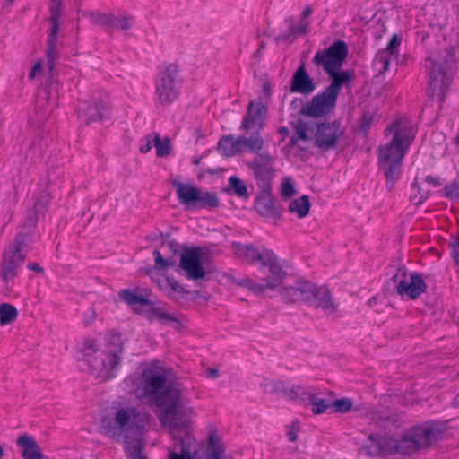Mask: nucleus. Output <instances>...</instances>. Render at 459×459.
<instances>
[{"label":"nucleus","mask_w":459,"mask_h":459,"mask_svg":"<svg viewBox=\"0 0 459 459\" xmlns=\"http://www.w3.org/2000/svg\"><path fill=\"white\" fill-rule=\"evenodd\" d=\"M279 134L282 136H287L289 134V129L285 126L280 127Z\"/></svg>","instance_id":"63"},{"label":"nucleus","mask_w":459,"mask_h":459,"mask_svg":"<svg viewBox=\"0 0 459 459\" xmlns=\"http://www.w3.org/2000/svg\"><path fill=\"white\" fill-rule=\"evenodd\" d=\"M310 394L311 390L309 387L299 385H291L289 400L306 402Z\"/></svg>","instance_id":"37"},{"label":"nucleus","mask_w":459,"mask_h":459,"mask_svg":"<svg viewBox=\"0 0 459 459\" xmlns=\"http://www.w3.org/2000/svg\"><path fill=\"white\" fill-rule=\"evenodd\" d=\"M17 445L22 448V455L24 459H46L36 440L28 436L22 435L17 440Z\"/></svg>","instance_id":"26"},{"label":"nucleus","mask_w":459,"mask_h":459,"mask_svg":"<svg viewBox=\"0 0 459 459\" xmlns=\"http://www.w3.org/2000/svg\"><path fill=\"white\" fill-rule=\"evenodd\" d=\"M391 281L395 285L400 296H407L411 299L419 298L427 289L420 274L417 273L408 274L404 268H399L397 273L392 276Z\"/></svg>","instance_id":"11"},{"label":"nucleus","mask_w":459,"mask_h":459,"mask_svg":"<svg viewBox=\"0 0 459 459\" xmlns=\"http://www.w3.org/2000/svg\"><path fill=\"white\" fill-rule=\"evenodd\" d=\"M51 196L50 194L44 190L42 191L37 197L33 204V208L30 211L34 214L38 215H43L46 212L48 205L50 202Z\"/></svg>","instance_id":"35"},{"label":"nucleus","mask_w":459,"mask_h":459,"mask_svg":"<svg viewBox=\"0 0 459 459\" xmlns=\"http://www.w3.org/2000/svg\"><path fill=\"white\" fill-rule=\"evenodd\" d=\"M28 269L29 270H31V271H35L39 273H41L44 272V269L43 267H41L39 264L37 263H29L28 265H27Z\"/></svg>","instance_id":"58"},{"label":"nucleus","mask_w":459,"mask_h":459,"mask_svg":"<svg viewBox=\"0 0 459 459\" xmlns=\"http://www.w3.org/2000/svg\"><path fill=\"white\" fill-rule=\"evenodd\" d=\"M313 128L306 122L299 120L294 126V133L291 135L288 147H299L300 150H307V143L312 140L310 134Z\"/></svg>","instance_id":"23"},{"label":"nucleus","mask_w":459,"mask_h":459,"mask_svg":"<svg viewBox=\"0 0 459 459\" xmlns=\"http://www.w3.org/2000/svg\"><path fill=\"white\" fill-rule=\"evenodd\" d=\"M39 216L30 211L24 219L21 231L16 234L9 250L4 253L1 271V278L4 282L7 283L17 275L18 269L30 252Z\"/></svg>","instance_id":"5"},{"label":"nucleus","mask_w":459,"mask_h":459,"mask_svg":"<svg viewBox=\"0 0 459 459\" xmlns=\"http://www.w3.org/2000/svg\"><path fill=\"white\" fill-rule=\"evenodd\" d=\"M285 22L289 23L290 35L278 36L276 38V41L287 40L290 37H293V39H295L298 36L305 35L307 32V29L310 24V22L307 20H304V21H300L299 25H294L293 19L291 17L286 19Z\"/></svg>","instance_id":"30"},{"label":"nucleus","mask_w":459,"mask_h":459,"mask_svg":"<svg viewBox=\"0 0 459 459\" xmlns=\"http://www.w3.org/2000/svg\"><path fill=\"white\" fill-rule=\"evenodd\" d=\"M290 385L282 380L277 381V393L281 394L283 397L289 399L290 397Z\"/></svg>","instance_id":"52"},{"label":"nucleus","mask_w":459,"mask_h":459,"mask_svg":"<svg viewBox=\"0 0 459 459\" xmlns=\"http://www.w3.org/2000/svg\"><path fill=\"white\" fill-rule=\"evenodd\" d=\"M18 316L16 307L9 303L0 305V324L6 325L13 323Z\"/></svg>","instance_id":"33"},{"label":"nucleus","mask_w":459,"mask_h":459,"mask_svg":"<svg viewBox=\"0 0 459 459\" xmlns=\"http://www.w3.org/2000/svg\"><path fill=\"white\" fill-rule=\"evenodd\" d=\"M119 297L134 310L151 304V301L148 299L138 295L135 290H122L119 292Z\"/></svg>","instance_id":"29"},{"label":"nucleus","mask_w":459,"mask_h":459,"mask_svg":"<svg viewBox=\"0 0 459 459\" xmlns=\"http://www.w3.org/2000/svg\"><path fill=\"white\" fill-rule=\"evenodd\" d=\"M108 111V101L100 100L91 103L84 101L79 107L78 116L82 122L89 124L104 118Z\"/></svg>","instance_id":"19"},{"label":"nucleus","mask_w":459,"mask_h":459,"mask_svg":"<svg viewBox=\"0 0 459 459\" xmlns=\"http://www.w3.org/2000/svg\"><path fill=\"white\" fill-rule=\"evenodd\" d=\"M352 407V402L349 398L337 399L331 403V408L334 412H348Z\"/></svg>","instance_id":"44"},{"label":"nucleus","mask_w":459,"mask_h":459,"mask_svg":"<svg viewBox=\"0 0 459 459\" xmlns=\"http://www.w3.org/2000/svg\"><path fill=\"white\" fill-rule=\"evenodd\" d=\"M312 283L299 281L295 286L284 288L281 290L283 299L289 303L306 302L311 299Z\"/></svg>","instance_id":"20"},{"label":"nucleus","mask_w":459,"mask_h":459,"mask_svg":"<svg viewBox=\"0 0 459 459\" xmlns=\"http://www.w3.org/2000/svg\"><path fill=\"white\" fill-rule=\"evenodd\" d=\"M452 247L454 259L457 264H459V235L457 239L452 244Z\"/></svg>","instance_id":"57"},{"label":"nucleus","mask_w":459,"mask_h":459,"mask_svg":"<svg viewBox=\"0 0 459 459\" xmlns=\"http://www.w3.org/2000/svg\"><path fill=\"white\" fill-rule=\"evenodd\" d=\"M91 22L103 28H109L111 13H101L100 11H93L86 14Z\"/></svg>","instance_id":"38"},{"label":"nucleus","mask_w":459,"mask_h":459,"mask_svg":"<svg viewBox=\"0 0 459 459\" xmlns=\"http://www.w3.org/2000/svg\"><path fill=\"white\" fill-rule=\"evenodd\" d=\"M202 249L198 247H193L185 249L180 255L178 272H184L185 276L189 280H200L204 278L206 273L203 266Z\"/></svg>","instance_id":"14"},{"label":"nucleus","mask_w":459,"mask_h":459,"mask_svg":"<svg viewBox=\"0 0 459 459\" xmlns=\"http://www.w3.org/2000/svg\"><path fill=\"white\" fill-rule=\"evenodd\" d=\"M401 44V39L399 37L394 34L393 35L392 39L389 40L387 46L385 48H383L382 50L386 51L387 54L394 56V57L398 54V48Z\"/></svg>","instance_id":"47"},{"label":"nucleus","mask_w":459,"mask_h":459,"mask_svg":"<svg viewBox=\"0 0 459 459\" xmlns=\"http://www.w3.org/2000/svg\"><path fill=\"white\" fill-rule=\"evenodd\" d=\"M135 21L134 15L123 13L119 16L111 13L109 29L127 30H130Z\"/></svg>","instance_id":"32"},{"label":"nucleus","mask_w":459,"mask_h":459,"mask_svg":"<svg viewBox=\"0 0 459 459\" xmlns=\"http://www.w3.org/2000/svg\"><path fill=\"white\" fill-rule=\"evenodd\" d=\"M273 162L272 155L267 151H264L247 163L260 190H271L272 179L274 176Z\"/></svg>","instance_id":"13"},{"label":"nucleus","mask_w":459,"mask_h":459,"mask_svg":"<svg viewBox=\"0 0 459 459\" xmlns=\"http://www.w3.org/2000/svg\"><path fill=\"white\" fill-rule=\"evenodd\" d=\"M348 56V47L342 40L333 42L329 48L318 50L313 57V63L331 77L332 82L326 87L337 97L342 86L355 79V74L351 70L341 68Z\"/></svg>","instance_id":"4"},{"label":"nucleus","mask_w":459,"mask_h":459,"mask_svg":"<svg viewBox=\"0 0 459 459\" xmlns=\"http://www.w3.org/2000/svg\"><path fill=\"white\" fill-rule=\"evenodd\" d=\"M235 283L240 287L247 288V290H252L255 293H262L265 291L264 289V283H257L247 276L236 279Z\"/></svg>","instance_id":"42"},{"label":"nucleus","mask_w":459,"mask_h":459,"mask_svg":"<svg viewBox=\"0 0 459 459\" xmlns=\"http://www.w3.org/2000/svg\"><path fill=\"white\" fill-rule=\"evenodd\" d=\"M250 136L239 135L238 136V143L239 153L245 152H254L256 155L261 153L260 152L263 150L264 145V141L260 135V131L253 130L251 131Z\"/></svg>","instance_id":"25"},{"label":"nucleus","mask_w":459,"mask_h":459,"mask_svg":"<svg viewBox=\"0 0 459 459\" xmlns=\"http://www.w3.org/2000/svg\"><path fill=\"white\" fill-rule=\"evenodd\" d=\"M337 96L328 89L315 95L309 102L302 108V113L308 117H319L331 114L336 105Z\"/></svg>","instance_id":"15"},{"label":"nucleus","mask_w":459,"mask_h":459,"mask_svg":"<svg viewBox=\"0 0 459 459\" xmlns=\"http://www.w3.org/2000/svg\"><path fill=\"white\" fill-rule=\"evenodd\" d=\"M126 383L134 387L138 398L147 399L160 410L159 420L174 441L167 459H234L214 436L209 437L205 455L199 454L200 445L188 429L189 419L195 411L188 405L187 388L169 368L152 363L140 374L129 376Z\"/></svg>","instance_id":"1"},{"label":"nucleus","mask_w":459,"mask_h":459,"mask_svg":"<svg viewBox=\"0 0 459 459\" xmlns=\"http://www.w3.org/2000/svg\"><path fill=\"white\" fill-rule=\"evenodd\" d=\"M307 400L310 402L312 405V412L314 414L324 413L328 408H331V403H329L325 399L319 398L312 392L308 396Z\"/></svg>","instance_id":"39"},{"label":"nucleus","mask_w":459,"mask_h":459,"mask_svg":"<svg viewBox=\"0 0 459 459\" xmlns=\"http://www.w3.org/2000/svg\"><path fill=\"white\" fill-rule=\"evenodd\" d=\"M146 416L134 408H120L113 417H105L101 428L113 439L123 442L129 459H147L142 455L144 447Z\"/></svg>","instance_id":"2"},{"label":"nucleus","mask_w":459,"mask_h":459,"mask_svg":"<svg viewBox=\"0 0 459 459\" xmlns=\"http://www.w3.org/2000/svg\"><path fill=\"white\" fill-rule=\"evenodd\" d=\"M375 121H377V115L375 112L370 110L364 111L359 123L360 131L367 133L371 128Z\"/></svg>","instance_id":"43"},{"label":"nucleus","mask_w":459,"mask_h":459,"mask_svg":"<svg viewBox=\"0 0 459 459\" xmlns=\"http://www.w3.org/2000/svg\"><path fill=\"white\" fill-rule=\"evenodd\" d=\"M155 264L159 269H166L167 263L166 259L163 258L159 250H154L153 252Z\"/></svg>","instance_id":"54"},{"label":"nucleus","mask_w":459,"mask_h":459,"mask_svg":"<svg viewBox=\"0 0 459 459\" xmlns=\"http://www.w3.org/2000/svg\"><path fill=\"white\" fill-rule=\"evenodd\" d=\"M271 95V85L269 82H264L262 86V91L258 98L262 97V103L266 105V101Z\"/></svg>","instance_id":"55"},{"label":"nucleus","mask_w":459,"mask_h":459,"mask_svg":"<svg viewBox=\"0 0 459 459\" xmlns=\"http://www.w3.org/2000/svg\"><path fill=\"white\" fill-rule=\"evenodd\" d=\"M231 247L236 255L246 263L256 264L260 262L261 264L264 260L265 248L259 250L251 244L244 245L238 242H233Z\"/></svg>","instance_id":"24"},{"label":"nucleus","mask_w":459,"mask_h":459,"mask_svg":"<svg viewBox=\"0 0 459 459\" xmlns=\"http://www.w3.org/2000/svg\"><path fill=\"white\" fill-rule=\"evenodd\" d=\"M122 350L120 344H110L105 350L97 351L94 341L86 342L85 360L91 374L100 381L115 377L120 367Z\"/></svg>","instance_id":"6"},{"label":"nucleus","mask_w":459,"mask_h":459,"mask_svg":"<svg viewBox=\"0 0 459 459\" xmlns=\"http://www.w3.org/2000/svg\"><path fill=\"white\" fill-rule=\"evenodd\" d=\"M425 66L429 75V89L432 97L439 100L449 87L453 75V60L446 49L436 50L426 58Z\"/></svg>","instance_id":"8"},{"label":"nucleus","mask_w":459,"mask_h":459,"mask_svg":"<svg viewBox=\"0 0 459 459\" xmlns=\"http://www.w3.org/2000/svg\"><path fill=\"white\" fill-rule=\"evenodd\" d=\"M425 181H426V182H428V183H429V184H432V185H433V186H439V185H440V184H439V182H438V180H437V178H435L431 177V176H427V177L425 178Z\"/></svg>","instance_id":"61"},{"label":"nucleus","mask_w":459,"mask_h":459,"mask_svg":"<svg viewBox=\"0 0 459 459\" xmlns=\"http://www.w3.org/2000/svg\"><path fill=\"white\" fill-rule=\"evenodd\" d=\"M42 70V63L40 61L37 62L29 74L30 79L33 80L38 74H40Z\"/></svg>","instance_id":"56"},{"label":"nucleus","mask_w":459,"mask_h":459,"mask_svg":"<svg viewBox=\"0 0 459 459\" xmlns=\"http://www.w3.org/2000/svg\"><path fill=\"white\" fill-rule=\"evenodd\" d=\"M169 285L171 287V290L175 292H178V293L185 292L183 286L178 284L176 281L170 282Z\"/></svg>","instance_id":"59"},{"label":"nucleus","mask_w":459,"mask_h":459,"mask_svg":"<svg viewBox=\"0 0 459 459\" xmlns=\"http://www.w3.org/2000/svg\"><path fill=\"white\" fill-rule=\"evenodd\" d=\"M385 133L393 136L389 143L378 147V163L385 172L387 187L392 189L401 176L403 160L415 133L411 123L403 119L394 120L387 126Z\"/></svg>","instance_id":"3"},{"label":"nucleus","mask_w":459,"mask_h":459,"mask_svg":"<svg viewBox=\"0 0 459 459\" xmlns=\"http://www.w3.org/2000/svg\"><path fill=\"white\" fill-rule=\"evenodd\" d=\"M296 193L295 187L290 178H286L282 184L281 195L285 198H290Z\"/></svg>","instance_id":"50"},{"label":"nucleus","mask_w":459,"mask_h":459,"mask_svg":"<svg viewBox=\"0 0 459 459\" xmlns=\"http://www.w3.org/2000/svg\"><path fill=\"white\" fill-rule=\"evenodd\" d=\"M452 404L453 406L459 408V393L454 398Z\"/></svg>","instance_id":"64"},{"label":"nucleus","mask_w":459,"mask_h":459,"mask_svg":"<svg viewBox=\"0 0 459 459\" xmlns=\"http://www.w3.org/2000/svg\"><path fill=\"white\" fill-rule=\"evenodd\" d=\"M392 56H393L387 54L386 51L382 49L378 50L373 60V66L375 70L379 74H384L389 69V64Z\"/></svg>","instance_id":"34"},{"label":"nucleus","mask_w":459,"mask_h":459,"mask_svg":"<svg viewBox=\"0 0 459 459\" xmlns=\"http://www.w3.org/2000/svg\"><path fill=\"white\" fill-rule=\"evenodd\" d=\"M315 89L316 85L314 84L312 78L307 73L304 65H301L292 76L290 91L301 94H309L312 93Z\"/></svg>","instance_id":"22"},{"label":"nucleus","mask_w":459,"mask_h":459,"mask_svg":"<svg viewBox=\"0 0 459 459\" xmlns=\"http://www.w3.org/2000/svg\"><path fill=\"white\" fill-rule=\"evenodd\" d=\"M51 16L59 19L61 14V0H52L50 4Z\"/></svg>","instance_id":"53"},{"label":"nucleus","mask_w":459,"mask_h":459,"mask_svg":"<svg viewBox=\"0 0 459 459\" xmlns=\"http://www.w3.org/2000/svg\"><path fill=\"white\" fill-rule=\"evenodd\" d=\"M446 430L445 423L428 422L411 429L394 445V451L401 455H411L429 448L440 440Z\"/></svg>","instance_id":"7"},{"label":"nucleus","mask_w":459,"mask_h":459,"mask_svg":"<svg viewBox=\"0 0 459 459\" xmlns=\"http://www.w3.org/2000/svg\"><path fill=\"white\" fill-rule=\"evenodd\" d=\"M56 16H50L49 21L51 23L50 33L48 35V40L50 42L57 41V34L59 31V23Z\"/></svg>","instance_id":"49"},{"label":"nucleus","mask_w":459,"mask_h":459,"mask_svg":"<svg viewBox=\"0 0 459 459\" xmlns=\"http://www.w3.org/2000/svg\"><path fill=\"white\" fill-rule=\"evenodd\" d=\"M261 266L268 268V274L262 282L264 283V290L278 288L287 276V273L283 270L280 259L270 249H264V260L261 263Z\"/></svg>","instance_id":"16"},{"label":"nucleus","mask_w":459,"mask_h":459,"mask_svg":"<svg viewBox=\"0 0 459 459\" xmlns=\"http://www.w3.org/2000/svg\"><path fill=\"white\" fill-rule=\"evenodd\" d=\"M260 386L265 394L277 393V381L264 380L260 384Z\"/></svg>","instance_id":"51"},{"label":"nucleus","mask_w":459,"mask_h":459,"mask_svg":"<svg viewBox=\"0 0 459 459\" xmlns=\"http://www.w3.org/2000/svg\"><path fill=\"white\" fill-rule=\"evenodd\" d=\"M152 147H154V133L147 134L143 139L139 150L142 153H147Z\"/></svg>","instance_id":"48"},{"label":"nucleus","mask_w":459,"mask_h":459,"mask_svg":"<svg viewBox=\"0 0 459 459\" xmlns=\"http://www.w3.org/2000/svg\"><path fill=\"white\" fill-rule=\"evenodd\" d=\"M229 185L234 194L241 198H247L248 193L246 184L238 177L232 176L229 179Z\"/></svg>","instance_id":"41"},{"label":"nucleus","mask_w":459,"mask_h":459,"mask_svg":"<svg viewBox=\"0 0 459 459\" xmlns=\"http://www.w3.org/2000/svg\"><path fill=\"white\" fill-rule=\"evenodd\" d=\"M344 138L345 129L339 121L318 124L314 136L315 145L324 152L336 149Z\"/></svg>","instance_id":"12"},{"label":"nucleus","mask_w":459,"mask_h":459,"mask_svg":"<svg viewBox=\"0 0 459 459\" xmlns=\"http://www.w3.org/2000/svg\"><path fill=\"white\" fill-rule=\"evenodd\" d=\"M266 113L267 107L264 103H262V97L251 100L247 106V114L242 119L240 130L246 132L262 130L264 126Z\"/></svg>","instance_id":"17"},{"label":"nucleus","mask_w":459,"mask_h":459,"mask_svg":"<svg viewBox=\"0 0 459 459\" xmlns=\"http://www.w3.org/2000/svg\"><path fill=\"white\" fill-rule=\"evenodd\" d=\"M255 210L265 218L278 219L281 216L280 211L274 204L271 190H261L260 195L255 198Z\"/></svg>","instance_id":"21"},{"label":"nucleus","mask_w":459,"mask_h":459,"mask_svg":"<svg viewBox=\"0 0 459 459\" xmlns=\"http://www.w3.org/2000/svg\"><path fill=\"white\" fill-rule=\"evenodd\" d=\"M152 315L157 319L160 320L161 322H174V323H179L178 319L170 313H168L166 311L160 310L159 308L153 309Z\"/></svg>","instance_id":"46"},{"label":"nucleus","mask_w":459,"mask_h":459,"mask_svg":"<svg viewBox=\"0 0 459 459\" xmlns=\"http://www.w3.org/2000/svg\"><path fill=\"white\" fill-rule=\"evenodd\" d=\"M182 85L176 65L169 64L160 71L155 80V98L160 105H169L179 96Z\"/></svg>","instance_id":"10"},{"label":"nucleus","mask_w":459,"mask_h":459,"mask_svg":"<svg viewBox=\"0 0 459 459\" xmlns=\"http://www.w3.org/2000/svg\"><path fill=\"white\" fill-rule=\"evenodd\" d=\"M178 202L186 210L211 209L219 205V199L214 193L204 192L192 184L173 181Z\"/></svg>","instance_id":"9"},{"label":"nucleus","mask_w":459,"mask_h":459,"mask_svg":"<svg viewBox=\"0 0 459 459\" xmlns=\"http://www.w3.org/2000/svg\"><path fill=\"white\" fill-rule=\"evenodd\" d=\"M313 10L310 6H307L303 11H302V13H301V20L300 21H304V20H307V18L311 15Z\"/></svg>","instance_id":"60"},{"label":"nucleus","mask_w":459,"mask_h":459,"mask_svg":"<svg viewBox=\"0 0 459 459\" xmlns=\"http://www.w3.org/2000/svg\"><path fill=\"white\" fill-rule=\"evenodd\" d=\"M368 444L364 446L366 453L370 457L383 455L385 452V440L377 433H371L368 437Z\"/></svg>","instance_id":"27"},{"label":"nucleus","mask_w":459,"mask_h":459,"mask_svg":"<svg viewBox=\"0 0 459 459\" xmlns=\"http://www.w3.org/2000/svg\"><path fill=\"white\" fill-rule=\"evenodd\" d=\"M311 299L307 304L316 308H321L327 314H333L338 309V304L333 299L330 290L325 286L316 287L312 283Z\"/></svg>","instance_id":"18"},{"label":"nucleus","mask_w":459,"mask_h":459,"mask_svg":"<svg viewBox=\"0 0 459 459\" xmlns=\"http://www.w3.org/2000/svg\"><path fill=\"white\" fill-rule=\"evenodd\" d=\"M56 43L57 41L50 42V40H48L46 56L48 58V66L50 73L53 72L56 66V62L59 58V50L57 48Z\"/></svg>","instance_id":"40"},{"label":"nucleus","mask_w":459,"mask_h":459,"mask_svg":"<svg viewBox=\"0 0 459 459\" xmlns=\"http://www.w3.org/2000/svg\"><path fill=\"white\" fill-rule=\"evenodd\" d=\"M288 439L290 442H295L298 439L300 431L299 421L293 420L290 424L286 426Z\"/></svg>","instance_id":"45"},{"label":"nucleus","mask_w":459,"mask_h":459,"mask_svg":"<svg viewBox=\"0 0 459 459\" xmlns=\"http://www.w3.org/2000/svg\"><path fill=\"white\" fill-rule=\"evenodd\" d=\"M154 147L158 157H167L171 152V141L169 137L161 140L159 134L154 133Z\"/></svg>","instance_id":"36"},{"label":"nucleus","mask_w":459,"mask_h":459,"mask_svg":"<svg viewBox=\"0 0 459 459\" xmlns=\"http://www.w3.org/2000/svg\"><path fill=\"white\" fill-rule=\"evenodd\" d=\"M310 202L307 195L298 197L289 204V211L291 213H296L299 218L306 217L310 209Z\"/></svg>","instance_id":"31"},{"label":"nucleus","mask_w":459,"mask_h":459,"mask_svg":"<svg viewBox=\"0 0 459 459\" xmlns=\"http://www.w3.org/2000/svg\"><path fill=\"white\" fill-rule=\"evenodd\" d=\"M219 152L225 157H232L239 153L238 137L227 135L221 138L217 147Z\"/></svg>","instance_id":"28"},{"label":"nucleus","mask_w":459,"mask_h":459,"mask_svg":"<svg viewBox=\"0 0 459 459\" xmlns=\"http://www.w3.org/2000/svg\"><path fill=\"white\" fill-rule=\"evenodd\" d=\"M219 376V371L216 368H210L208 371V377L215 378Z\"/></svg>","instance_id":"62"}]
</instances>
